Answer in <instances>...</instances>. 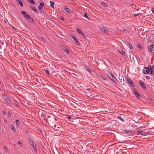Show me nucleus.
<instances>
[{
	"label": "nucleus",
	"mask_w": 154,
	"mask_h": 154,
	"mask_svg": "<svg viewBox=\"0 0 154 154\" xmlns=\"http://www.w3.org/2000/svg\"><path fill=\"white\" fill-rule=\"evenodd\" d=\"M29 141L30 145L32 147L34 151L36 152L37 150L35 143L31 139H29Z\"/></svg>",
	"instance_id": "nucleus-1"
},
{
	"label": "nucleus",
	"mask_w": 154,
	"mask_h": 154,
	"mask_svg": "<svg viewBox=\"0 0 154 154\" xmlns=\"http://www.w3.org/2000/svg\"><path fill=\"white\" fill-rule=\"evenodd\" d=\"M150 69L151 66H149L147 67H145L143 69V72L144 74H147L150 72Z\"/></svg>",
	"instance_id": "nucleus-2"
},
{
	"label": "nucleus",
	"mask_w": 154,
	"mask_h": 154,
	"mask_svg": "<svg viewBox=\"0 0 154 154\" xmlns=\"http://www.w3.org/2000/svg\"><path fill=\"white\" fill-rule=\"evenodd\" d=\"M154 45L152 44H151L147 46L148 51L152 53L153 52V49Z\"/></svg>",
	"instance_id": "nucleus-3"
},
{
	"label": "nucleus",
	"mask_w": 154,
	"mask_h": 154,
	"mask_svg": "<svg viewBox=\"0 0 154 154\" xmlns=\"http://www.w3.org/2000/svg\"><path fill=\"white\" fill-rule=\"evenodd\" d=\"M100 28L101 30L104 33H108V30L107 28L103 26H100Z\"/></svg>",
	"instance_id": "nucleus-4"
},
{
	"label": "nucleus",
	"mask_w": 154,
	"mask_h": 154,
	"mask_svg": "<svg viewBox=\"0 0 154 154\" xmlns=\"http://www.w3.org/2000/svg\"><path fill=\"white\" fill-rule=\"evenodd\" d=\"M137 132L139 134H141L142 135L146 136L147 135L148 133L147 132H145L140 130H138L137 131Z\"/></svg>",
	"instance_id": "nucleus-5"
},
{
	"label": "nucleus",
	"mask_w": 154,
	"mask_h": 154,
	"mask_svg": "<svg viewBox=\"0 0 154 154\" xmlns=\"http://www.w3.org/2000/svg\"><path fill=\"white\" fill-rule=\"evenodd\" d=\"M111 77L109 76V77L115 83H116L117 82V79L115 77V76L113 75L112 74H110Z\"/></svg>",
	"instance_id": "nucleus-6"
},
{
	"label": "nucleus",
	"mask_w": 154,
	"mask_h": 154,
	"mask_svg": "<svg viewBox=\"0 0 154 154\" xmlns=\"http://www.w3.org/2000/svg\"><path fill=\"white\" fill-rule=\"evenodd\" d=\"M127 81L128 83L133 87H134V85L132 81L129 78L127 79Z\"/></svg>",
	"instance_id": "nucleus-7"
},
{
	"label": "nucleus",
	"mask_w": 154,
	"mask_h": 154,
	"mask_svg": "<svg viewBox=\"0 0 154 154\" xmlns=\"http://www.w3.org/2000/svg\"><path fill=\"white\" fill-rule=\"evenodd\" d=\"M139 83L141 86L144 89H146V88L145 85L144 84L143 82L142 81H139Z\"/></svg>",
	"instance_id": "nucleus-8"
},
{
	"label": "nucleus",
	"mask_w": 154,
	"mask_h": 154,
	"mask_svg": "<svg viewBox=\"0 0 154 154\" xmlns=\"http://www.w3.org/2000/svg\"><path fill=\"white\" fill-rule=\"evenodd\" d=\"M72 38L74 40L75 42L77 45H79L80 44V42L77 39L76 37L74 36H72Z\"/></svg>",
	"instance_id": "nucleus-9"
},
{
	"label": "nucleus",
	"mask_w": 154,
	"mask_h": 154,
	"mask_svg": "<svg viewBox=\"0 0 154 154\" xmlns=\"http://www.w3.org/2000/svg\"><path fill=\"white\" fill-rule=\"evenodd\" d=\"M21 13L23 15L26 19L27 18H29V15L26 12L22 11H21Z\"/></svg>",
	"instance_id": "nucleus-10"
},
{
	"label": "nucleus",
	"mask_w": 154,
	"mask_h": 154,
	"mask_svg": "<svg viewBox=\"0 0 154 154\" xmlns=\"http://www.w3.org/2000/svg\"><path fill=\"white\" fill-rule=\"evenodd\" d=\"M134 93L136 97H137V98H139L140 97V95L139 93L136 90H134Z\"/></svg>",
	"instance_id": "nucleus-11"
},
{
	"label": "nucleus",
	"mask_w": 154,
	"mask_h": 154,
	"mask_svg": "<svg viewBox=\"0 0 154 154\" xmlns=\"http://www.w3.org/2000/svg\"><path fill=\"white\" fill-rule=\"evenodd\" d=\"M5 100L8 103H11L10 100L7 96L5 95Z\"/></svg>",
	"instance_id": "nucleus-12"
},
{
	"label": "nucleus",
	"mask_w": 154,
	"mask_h": 154,
	"mask_svg": "<svg viewBox=\"0 0 154 154\" xmlns=\"http://www.w3.org/2000/svg\"><path fill=\"white\" fill-rule=\"evenodd\" d=\"M61 48L63 51L66 52L67 54H69V51L65 47L62 46Z\"/></svg>",
	"instance_id": "nucleus-13"
},
{
	"label": "nucleus",
	"mask_w": 154,
	"mask_h": 154,
	"mask_svg": "<svg viewBox=\"0 0 154 154\" xmlns=\"http://www.w3.org/2000/svg\"><path fill=\"white\" fill-rule=\"evenodd\" d=\"M44 3L43 2H42L38 6V9H41L44 6Z\"/></svg>",
	"instance_id": "nucleus-14"
},
{
	"label": "nucleus",
	"mask_w": 154,
	"mask_h": 154,
	"mask_svg": "<svg viewBox=\"0 0 154 154\" xmlns=\"http://www.w3.org/2000/svg\"><path fill=\"white\" fill-rule=\"evenodd\" d=\"M84 68L88 72H89L90 73L91 72V70L87 65H85L84 66Z\"/></svg>",
	"instance_id": "nucleus-15"
},
{
	"label": "nucleus",
	"mask_w": 154,
	"mask_h": 154,
	"mask_svg": "<svg viewBox=\"0 0 154 154\" xmlns=\"http://www.w3.org/2000/svg\"><path fill=\"white\" fill-rule=\"evenodd\" d=\"M76 31L79 34H81L83 36H84V34L83 33L81 30L79 29H78V28H76Z\"/></svg>",
	"instance_id": "nucleus-16"
},
{
	"label": "nucleus",
	"mask_w": 154,
	"mask_h": 154,
	"mask_svg": "<svg viewBox=\"0 0 154 154\" xmlns=\"http://www.w3.org/2000/svg\"><path fill=\"white\" fill-rule=\"evenodd\" d=\"M30 8L34 12H35L36 13H38V11L35 7L34 6H31Z\"/></svg>",
	"instance_id": "nucleus-17"
},
{
	"label": "nucleus",
	"mask_w": 154,
	"mask_h": 154,
	"mask_svg": "<svg viewBox=\"0 0 154 154\" xmlns=\"http://www.w3.org/2000/svg\"><path fill=\"white\" fill-rule=\"evenodd\" d=\"M26 19L28 20V21L32 23L34 22L33 20L31 18V17L29 15V18H27Z\"/></svg>",
	"instance_id": "nucleus-18"
},
{
	"label": "nucleus",
	"mask_w": 154,
	"mask_h": 154,
	"mask_svg": "<svg viewBox=\"0 0 154 154\" xmlns=\"http://www.w3.org/2000/svg\"><path fill=\"white\" fill-rule=\"evenodd\" d=\"M150 74L151 75H153L154 74V71L153 69V67L151 68V69H150Z\"/></svg>",
	"instance_id": "nucleus-19"
},
{
	"label": "nucleus",
	"mask_w": 154,
	"mask_h": 154,
	"mask_svg": "<svg viewBox=\"0 0 154 154\" xmlns=\"http://www.w3.org/2000/svg\"><path fill=\"white\" fill-rule=\"evenodd\" d=\"M11 129L14 132H15L16 131V130L14 126L13 125H11Z\"/></svg>",
	"instance_id": "nucleus-20"
},
{
	"label": "nucleus",
	"mask_w": 154,
	"mask_h": 154,
	"mask_svg": "<svg viewBox=\"0 0 154 154\" xmlns=\"http://www.w3.org/2000/svg\"><path fill=\"white\" fill-rule=\"evenodd\" d=\"M27 1L31 4L35 5V2L33 1V0H27Z\"/></svg>",
	"instance_id": "nucleus-21"
},
{
	"label": "nucleus",
	"mask_w": 154,
	"mask_h": 154,
	"mask_svg": "<svg viewBox=\"0 0 154 154\" xmlns=\"http://www.w3.org/2000/svg\"><path fill=\"white\" fill-rule=\"evenodd\" d=\"M101 5L105 7H107V4L106 3H104L102 1L101 2Z\"/></svg>",
	"instance_id": "nucleus-22"
},
{
	"label": "nucleus",
	"mask_w": 154,
	"mask_h": 154,
	"mask_svg": "<svg viewBox=\"0 0 154 154\" xmlns=\"http://www.w3.org/2000/svg\"><path fill=\"white\" fill-rule=\"evenodd\" d=\"M50 5L51 7L53 8H54V3L52 1H50Z\"/></svg>",
	"instance_id": "nucleus-23"
},
{
	"label": "nucleus",
	"mask_w": 154,
	"mask_h": 154,
	"mask_svg": "<svg viewBox=\"0 0 154 154\" xmlns=\"http://www.w3.org/2000/svg\"><path fill=\"white\" fill-rule=\"evenodd\" d=\"M117 118L118 119H119L122 122H124V120L123 119H122V118H121V117H120L119 116H117Z\"/></svg>",
	"instance_id": "nucleus-24"
},
{
	"label": "nucleus",
	"mask_w": 154,
	"mask_h": 154,
	"mask_svg": "<svg viewBox=\"0 0 154 154\" xmlns=\"http://www.w3.org/2000/svg\"><path fill=\"white\" fill-rule=\"evenodd\" d=\"M65 11H66L68 13H70V9L67 8H65Z\"/></svg>",
	"instance_id": "nucleus-25"
},
{
	"label": "nucleus",
	"mask_w": 154,
	"mask_h": 154,
	"mask_svg": "<svg viewBox=\"0 0 154 154\" xmlns=\"http://www.w3.org/2000/svg\"><path fill=\"white\" fill-rule=\"evenodd\" d=\"M18 3L20 5L21 7H23V4L22 2L20 1V0H17Z\"/></svg>",
	"instance_id": "nucleus-26"
},
{
	"label": "nucleus",
	"mask_w": 154,
	"mask_h": 154,
	"mask_svg": "<svg viewBox=\"0 0 154 154\" xmlns=\"http://www.w3.org/2000/svg\"><path fill=\"white\" fill-rule=\"evenodd\" d=\"M119 52L123 55H125V52L122 50H121L119 51Z\"/></svg>",
	"instance_id": "nucleus-27"
},
{
	"label": "nucleus",
	"mask_w": 154,
	"mask_h": 154,
	"mask_svg": "<svg viewBox=\"0 0 154 154\" xmlns=\"http://www.w3.org/2000/svg\"><path fill=\"white\" fill-rule=\"evenodd\" d=\"M83 16L87 18V19H89V18L88 16L87 15V14L86 13H85V14L83 15Z\"/></svg>",
	"instance_id": "nucleus-28"
},
{
	"label": "nucleus",
	"mask_w": 154,
	"mask_h": 154,
	"mask_svg": "<svg viewBox=\"0 0 154 154\" xmlns=\"http://www.w3.org/2000/svg\"><path fill=\"white\" fill-rule=\"evenodd\" d=\"M137 47L140 50H142V49H143V48H142L140 44H139L137 45Z\"/></svg>",
	"instance_id": "nucleus-29"
},
{
	"label": "nucleus",
	"mask_w": 154,
	"mask_h": 154,
	"mask_svg": "<svg viewBox=\"0 0 154 154\" xmlns=\"http://www.w3.org/2000/svg\"><path fill=\"white\" fill-rule=\"evenodd\" d=\"M124 131L125 132V133L126 134L128 133L131 132L130 130H125Z\"/></svg>",
	"instance_id": "nucleus-30"
},
{
	"label": "nucleus",
	"mask_w": 154,
	"mask_h": 154,
	"mask_svg": "<svg viewBox=\"0 0 154 154\" xmlns=\"http://www.w3.org/2000/svg\"><path fill=\"white\" fill-rule=\"evenodd\" d=\"M66 116H67V118L68 119H70L72 118V117L71 116L66 115Z\"/></svg>",
	"instance_id": "nucleus-31"
},
{
	"label": "nucleus",
	"mask_w": 154,
	"mask_h": 154,
	"mask_svg": "<svg viewBox=\"0 0 154 154\" xmlns=\"http://www.w3.org/2000/svg\"><path fill=\"white\" fill-rule=\"evenodd\" d=\"M4 149L6 152H7L8 151V148L6 146H4Z\"/></svg>",
	"instance_id": "nucleus-32"
},
{
	"label": "nucleus",
	"mask_w": 154,
	"mask_h": 154,
	"mask_svg": "<svg viewBox=\"0 0 154 154\" xmlns=\"http://www.w3.org/2000/svg\"><path fill=\"white\" fill-rule=\"evenodd\" d=\"M39 11L41 13H43L44 12V10L43 8H42L41 9H38Z\"/></svg>",
	"instance_id": "nucleus-33"
},
{
	"label": "nucleus",
	"mask_w": 154,
	"mask_h": 154,
	"mask_svg": "<svg viewBox=\"0 0 154 154\" xmlns=\"http://www.w3.org/2000/svg\"><path fill=\"white\" fill-rule=\"evenodd\" d=\"M41 39L42 40L45 41H46L45 38L43 37H42L41 38Z\"/></svg>",
	"instance_id": "nucleus-34"
},
{
	"label": "nucleus",
	"mask_w": 154,
	"mask_h": 154,
	"mask_svg": "<svg viewBox=\"0 0 154 154\" xmlns=\"http://www.w3.org/2000/svg\"><path fill=\"white\" fill-rule=\"evenodd\" d=\"M16 123L17 125H19L20 123V122H19V120H16Z\"/></svg>",
	"instance_id": "nucleus-35"
},
{
	"label": "nucleus",
	"mask_w": 154,
	"mask_h": 154,
	"mask_svg": "<svg viewBox=\"0 0 154 154\" xmlns=\"http://www.w3.org/2000/svg\"><path fill=\"white\" fill-rule=\"evenodd\" d=\"M45 72H46V73L47 74H48V75L50 73H49V71L48 70L46 69L45 70Z\"/></svg>",
	"instance_id": "nucleus-36"
},
{
	"label": "nucleus",
	"mask_w": 154,
	"mask_h": 154,
	"mask_svg": "<svg viewBox=\"0 0 154 154\" xmlns=\"http://www.w3.org/2000/svg\"><path fill=\"white\" fill-rule=\"evenodd\" d=\"M129 48L131 49H132L133 48V47L131 45H129Z\"/></svg>",
	"instance_id": "nucleus-37"
},
{
	"label": "nucleus",
	"mask_w": 154,
	"mask_h": 154,
	"mask_svg": "<svg viewBox=\"0 0 154 154\" xmlns=\"http://www.w3.org/2000/svg\"><path fill=\"white\" fill-rule=\"evenodd\" d=\"M145 78L147 79H150V78L149 76H145Z\"/></svg>",
	"instance_id": "nucleus-38"
},
{
	"label": "nucleus",
	"mask_w": 154,
	"mask_h": 154,
	"mask_svg": "<svg viewBox=\"0 0 154 154\" xmlns=\"http://www.w3.org/2000/svg\"><path fill=\"white\" fill-rule=\"evenodd\" d=\"M151 10L152 11L153 14H154V8H151Z\"/></svg>",
	"instance_id": "nucleus-39"
},
{
	"label": "nucleus",
	"mask_w": 154,
	"mask_h": 154,
	"mask_svg": "<svg viewBox=\"0 0 154 154\" xmlns=\"http://www.w3.org/2000/svg\"><path fill=\"white\" fill-rule=\"evenodd\" d=\"M8 115L10 117H11V114L10 113V112H8Z\"/></svg>",
	"instance_id": "nucleus-40"
},
{
	"label": "nucleus",
	"mask_w": 154,
	"mask_h": 154,
	"mask_svg": "<svg viewBox=\"0 0 154 154\" xmlns=\"http://www.w3.org/2000/svg\"><path fill=\"white\" fill-rule=\"evenodd\" d=\"M102 78L104 80H106V79L104 76H103Z\"/></svg>",
	"instance_id": "nucleus-41"
},
{
	"label": "nucleus",
	"mask_w": 154,
	"mask_h": 154,
	"mask_svg": "<svg viewBox=\"0 0 154 154\" xmlns=\"http://www.w3.org/2000/svg\"><path fill=\"white\" fill-rule=\"evenodd\" d=\"M18 144L19 145H22V143H21V142H20V141H18Z\"/></svg>",
	"instance_id": "nucleus-42"
},
{
	"label": "nucleus",
	"mask_w": 154,
	"mask_h": 154,
	"mask_svg": "<svg viewBox=\"0 0 154 154\" xmlns=\"http://www.w3.org/2000/svg\"><path fill=\"white\" fill-rule=\"evenodd\" d=\"M139 15V14H134V16L135 17H137V16H138Z\"/></svg>",
	"instance_id": "nucleus-43"
},
{
	"label": "nucleus",
	"mask_w": 154,
	"mask_h": 154,
	"mask_svg": "<svg viewBox=\"0 0 154 154\" xmlns=\"http://www.w3.org/2000/svg\"><path fill=\"white\" fill-rule=\"evenodd\" d=\"M123 31H124V32H126V29H123Z\"/></svg>",
	"instance_id": "nucleus-44"
},
{
	"label": "nucleus",
	"mask_w": 154,
	"mask_h": 154,
	"mask_svg": "<svg viewBox=\"0 0 154 154\" xmlns=\"http://www.w3.org/2000/svg\"><path fill=\"white\" fill-rule=\"evenodd\" d=\"M2 112H3V114L4 115H5V111H3H3H2Z\"/></svg>",
	"instance_id": "nucleus-45"
},
{
	"label": "nucleus",
	"mask_w": 154,
	"mask_h": 154,
	"mask_svg": "<svg viewBox=\"0 0 154 154\" xmlns=\"http://www.w3.org/2000/svg\"><path fill=\"white\" fill-rule=\"evenodd\" d=\"M4 121L6 123H7V121L6 120H4Z\"/></svg>",
	"instance_id": "nucleus-46"
},
{
	"label": "nucleus",
	"mask_w": 154,
	"mask_h": 154,
	"mask_svg": "<svg viewBox=\"0 0 154 154\" xmlns=\"http://www.w3.org/2000/svg\"><path fill=\"white\" fill-rule=\"evenodd\" d=\"M12 28H13L14 29H15V30H16V28H15H15H14V27H12Z\"/></svg>",
	"instance_id": "nucleus-47"
},
{
	"label": "nucleus",
	"mask_w": 154,
	"mask_h": 154,
	"mask_svg": "<svg viewBox=\"0 0 154 154\" xmlns=\"http://www.w3.org/2000/svg\"><path fill=\"white\" fill-rule=\"evenodd\" d=\"M61 19L63 20H64V19L63 18H61Z\"/></svg>",
	"instance_id": "nucleus-48"
},
{
	"label": "nucleus",
	"mask_w": 154,
	"mask_h": 154,
	"mask_svg": "<svg viewBox=\"0 0 154 154\" xmlns=\"http://www.w3.org/2000/svg\"><path fill=\"white\" fill-rule=\"evenodd\" d=\"M54 128H55V127H56V125H54Z\"/></svg>",
	"instance_id": "nucleus-49"
},
{
	"label": "nucleus",
	"mask_w": 154,
	"mask_h": 154,
	"mask_svg": "<svg viewBox=\"0 0 154 154\" xmlns=\"http://www.w3.org/2000/svg\"><path fill=\"white\" fill-rule=\"evenodd\" d=\"M43 115H41V117H43Z\"/></svg>",
	"instance_id": "nucleus-50"
},
{
	"label": "nucleus",
	"mask_w": 154,
	"mask_h": 154,
	"mask_svg": "<svg viewBox=\"0 0 154 154\" xmlns=\"http://www.w3.org/2000/svg\"><path fill=\"white\" fill-rule=\"evenodd\" d=\"M0 154H3L2 153H0Z\"/></svg>",
	"instance_id": "nucleus-51"
}]
</instances>
